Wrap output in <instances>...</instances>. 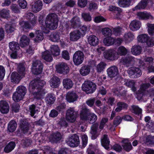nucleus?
<instances>
[{"label":"nucleus","mask_w":154,"mask_h":154,"mask_svg":"<svg viewBox=\"0 0 154 154\" xmlns=\"http://www.w3.org/2000/svg\"><path fill=\"white\" fill-rule=\"evenodd\" d=\"M55 99V97L51 94H48L45 99L46 103L49 105H51L54 103Z\"/></svg>","instance_id":"nucleus-40"},{"label":"nucleus","mask_w":154,"mask_h":154,"mask_svg":"<svg viewBox=\"0 0 154 154\" xmlns=\"http://www.w3.org/2000/svg\"><path fill=\"white\" fill-rule=\"evenodd\" d=\"M43 6L42 2L40 0H38L35 2L32 5V9L33 11L37 12L40 11Z\"/></svg>","instance_id":"nucleus-16"},{"label":"nucleus","mask_w":154,"mask_h":154,"mask_svg":"<svg viewBox=\"0 0 154 154\" xmlns=\"http://www.w3.org/2000/svg\"><path fill=\"white\" fill-rule=\"evenodd\" d=\"M84 53L80 51H76L73 56L74 63L76 65H79L82 63L84 59Z\"/></svg>","instance_id":"nucleus-5"},{"label":"nucleus","mask_w":154,"mask_h":154,"mask_svg":"<svg viewBox=\"0 0 154 154\" xmlns=\"http://www.w3.org/2000/svg\"><path fill=\"white\" fill-rule=\"evenodd\" d=\"M58 124L60 127H66L68 125V124L65 119L64 118H61L59 121Z\"/></svg>","instance_id":"nucleus-64"},{"label":"nucleus","mask_w":154,"mask_h":154,"mask_svg":"<svg viewBox=\"0 0 154 154\" xmlns=\"http://www.w3.org/2000/svg\"><path fill=\"white\" fill-rule=\"evenodd\" d=\"M9 46L11 50L15 52L20 48L17 42H10L9 43Z\"/></svg>","instance_id":"nucleus-43"},{"label":"nucleus","mask_w":154,"mask_h":154,"mask_svg":"<svg viewBox=\"0 0 154 154\" xmlns=\"http://www.w3.org/2000/svg\"><path fill=\"white\" fill-rule=\"evenodd\" d=\"M56 68L57 72L61 74H67L69 71L68 65L64 62L59 63L56 65Z\"/></svg>","instance_id":"nucleus-6"},{"label":"nucleus","mask_w":154,"mask_h":154,"mask_svg":"<svg viewBox=\"0 0 154 154\" xmlns=\"http://www.w3.org/2000/svg\"><path fill=\"white\" fill-rule=\"evenodd\" d=\"M149 2L148 0H142L135 8L136 10L140 9H144L146 6Z\"/></svg>","instance_id":"nucleus-35"},{"label":"nucleus","mask_w":154,"mask_h":154,"mask_svg":"<svg viewBox=\"0 0 154 154\" xmlns=\"http://www.w3.org/2000/svg\"><path fill=\"white\" fill-rule=\"evenodd\" d=\"M59 6H53L50 10V11L54 12L49 14L46 17L45 20V24L46 27L51 30L56 29L57 26L59 21V17L57 14H59L61 12L58 9Z\"/></svg>","instance_id":"nucleus-1"},{"label":"nucleus","mask_w":154,"mask_h":154,"mask_svg":"<svg viewBox=\"0 0 154 154\" xmlns=\"http://www.w3.org/2000/svg\"><path fill=\"white\" fill-rule=\"evenodd\" d=\"M11 8L12 11L14 13H19L20 12V8L16 4H12L11 6Z\"/></svg>","instance_id":"nucleus-59"},{"label":"nucleus","mask_w":154,"mask_h":154,"mask_svg":"<svg viewBox=\"0 0 154 154\" xmlns=\"http://www.w3.org/2000/svg\"><path fill=\"white\" fill-rule=\"evenodd\" d=\"M67 144L70 146L75 147L79 144V137L78 135L74 134L69 137L66 140Z\"/></svg>","instance_id":"nucleus-7"},{"label":"nucleus","mask_w":154,"mask_h":154,"mask_svg":"<svg viewBox=\"0 0 154 154\" xmlns=\"http://www.w3.org/2000/svg\"><path fill=\"white\" fill-rule=\"evenodd\" d=\"M51 51L52 54L55 56L59 55L60 50L57 45H52L51 47Z\"/></svg>","instance_id":"nucleus-34"},{"label":"nucleus","mask_w":154,"mask_h":154,"mask_svg":"<svg viewBox=\"0 0 154 154\" xmlns=\"http://www.w3.org/2000/svg\"><path fill=\"white\" fill-rule=\"evenodd\" d=\"M17 71L19 74L21 75L22 77L24 75V72L25 68L23 65L22 64H19L17 67Z\"/></svg>","instance_id":"nucleus-52"},{"label":"nucleus","mask_w":154,"mask_h":154,"mask_svg":"<svg viewBox=\"0 0 154 154\" xmlns=\"http://www.w3.org/2000/svg\"><path fill=\"white\" fill-rule=\"evenodd\" d=\"M150 84L149 83L146 84H143L140 86V90L141 93L139 94V95H141V93L144 91L146 89L149 88L150 86Z\"/></svg>","instance_id":"nucleus-62"},{"label":"nucleus","mask_w":154,"mask_h":154,"mask_svg":"<svg viewBox=\"0 0 154 154\" xmlns=\"http://www.w3.org/2000/svg\"><path fill=\"white\" fill-rule=\"evenodd\" d=\"M19 24L22 27L23 31H25L27 29H30L32 28L31 25L28 22L22 21L20 22Z\"/></svg>","instance_id":"nucleus-42"},{"label":"nucleus","mask_w":154,"mask_h":154,"mask_svg":"<svg viewBox=\"0 0 154 154\" xmlns=\"http://www.w3.org/2000/svg\"><path fill=\"white\" fill-rule=\"evenodd\" d=\"M88 43L93 46H96L99 43V40L97 38L95 35H91L88 38Z\"/></svg>","instance_id":"nucleus-24"},{"label":"nucleus","mask_w":154,"mask_h":154,"mask_svg":"<svg viewBox=\"0 0 154 154\" xmlns=\"http://www.w3.org/2000/svg\"><path fill=\"white\" fill-rule=\"evenodd\" d=\"M78 97L76 93L72 91L68 92L66 94V100L69 102H73L76 100Z\"/></svg>","instance_id":"nucleus-17"},{"label":"nucleus","mask_w":154,"mask_h":154,"mask_svg":"<svg viewBox=\"0 0 154 154\" xmlns=\"http://www.w3.org/2000/svg\"><path fill=\"white\" fill-rule=\"evenodd\" d=\"M42 57L47 61L50 62L52 59V57L48 51H45L43 52Z\"/></svg>","instance_id":"nucleus-39"},{"label":"nucleus","mask_w":154,"mask_h":154,"mask_svg":"<svg viewBox=\"0 0 154 154\" xmlns=\"http://www.w3.org/2000/svg\"><path fill=\"white\" fill-rule=\"evenodd\" d=\"M61 137V134L57 132L51 134L50 136V139L52 142H57L60 140Z\"/></svg>","instance_id":"nucleus-26"},{"label":"nucleus","mask_w":154,"mask_h":154,"mask_svg":"<svg viewBox=\"0 0 154 154\" xmlns=\"http://www.w3.org/2000/svg\"><path fill=\"white\" fill-rule=\"evenodd\" d=\"M22 76L17 72H14L12 73L11 76L12 82L15 83H18Z\"/></svg>","instance_id":"nucleus-20"},{"label":"nucleus","mask_w":154,"mask_h":154,"mask_svg":"<svg viewBox=\"0 0 154 154\" xmlns=\"http://www.w3.org/2000/svg\"><path fill=\"white\" fill-rule=\"evenodd\" d=\"M35 38L34 39V41L36 42H39L43 39V35L41 30H36L35 33Z\"/></svg>","instance_id":"nucleus-28"},{"label":"nucleus","mask_w":154,"mask_h":154,"mask_svg":"<svg viewBox=\"0 0 154 154\" xmlns=\"http://www.w3.org/2000/svg\"><path fill=\"white\" fill-rule=\"evenodd\" d=\"M91 67L89 65L82 66L80 70V74L83 76L88 75L90 72Z\"/></svg>","instance_id":"nucleus-25"},{"label":"nucleus","mask_w":154,"mask_h":154,"mask_svg":"<svg viewBox=\"0 0 154 154\" xmlns=\"http://www.w3.org/2000/svg\"><path fill=\"white\" fill-rule=\"evenodd\" d=\"M32 92L33 93V95L37 99H41L45 93V90L41 88H36Z\"/></svg>","instance_id":"nucleus-18"},{"label":"nucleus","mask_w":154,"mask_h":154,"mask_svg":"<svg viewBox=\"0 0 154 154\" xmlns=\"http://www.w3.org/2000/svg\"><path fill=\"white\" fill-rule=\"evenodd\" d=\"M29 109L30 112V115L32 116H33L36 112L38 111L37 108L34 104L30 106Z\"/></svg>","instance_id":"nucleus-60"},{"label":"nucleus","mask_w":154,"mask_h":154,"mask_svg":"<svg viewBox=\"0 0 154 154\" xmlns=\"http://www.w3.org/2000/svg\"><path fill=\"white\" fill-rule=\"evenodd\" d=\"M32 92L33 93V95L37 99H41L45 93V90L41 88H36Z\"/></svg>","instance_id":"nucleus-19"},{"label":"nucleus","mask_w":154,"mask_h":154,"mask_svg":"<svg viewBox=\"0 0 154 154\" xmlns=\"http://www.w3.org/2000/svg\"><path fill=\"white\" fill-rule=\"evenodd\" d=\"M24 96L23 94L16 91L13 94V99L14 101H18L22 100Z\"/></svg>","instance_id":"nucleus-38"},{"label":"nucleus","mask_w":154,"mask_h":154,"mask_svg":"<svg viewBox=\"0 0 154 154\" xmlns=\"http://www.w3.org/2000/svg\"><path fill=\"white\" fill-rule=\"evenodd\" d=\"M134 38V35L131 32H128L125 33L124 36L125 40L128 42L132 41Z\"/></svg>","instance_id":"nucleus-45"},{"label":"nucleus","mask_w":154,"mask_h":154,"mask_svg":"<svg viewBox=\"0 0 154 154\" xmlns=\"http://www.w3.org/2000/svg\"><path fill=\"white\" fill-rule=\"evenodd\" d=\"M132 108V112L135 114L139 115L141 114L142 110L138 106L133 105L131 106Z\"/></svg>","instance_id":"nucleus-49"},{"label":"nucleus","mask_w":154,"mask_h":154,"mask_svg":"<svg viewBox=\"0 0 154 154\" xmlns=\"http://www.w3.org/2000/svg\"><path fill=\"white\" fill-rule=\"evenodd\" d=\"M97 119V117L96 115L93 113H90L88 120L89 121L90 123L93 124L96 121Z\"/></svg>","instance_id":"nucleus-57"},{"label":"nucleus","mask_w":154,"mask_h":154,"mask_svg":"<svg viewBox=\"0 0 154 154\" xmlns=\"http://www.w3.org/2000/svg\"><path fill=\"white\" fill-rule=\"evenodd\" d=\"M60 79L57 77L53 76L51 79L50 83L51 86L53 88H57L60 83Z\"/></svg>","instance_id":"nucleus-22"},{"label":"nucleus","mask_w":154,"mask_h":154,"mask_svg":"<svg viewBox=\"0 0 154 154\" xmlns=\"http://www.w3.org/2000/svg\"><path fill=\"white\" fill-rule=\"evenodd\" d=\"M17 127V124L16 122L12 120L9 123L8 125V129L11 132L14 131Z\"/></svg>","instance_id":"nucleus-33"},{"label":"nucleus","mask_w":154,"mask_h":154,"mask_svg":"<svg viewBox=\"0 0 154 154\" xmlns=\"http://www.w3.org/2000/svg\"><path fill=\"white\" fill-rule=\"evenodd\" d=\"M103 56L104 58L108 60H113L118 58V54L116 52L110 49L105 51L104 52Z\"/></svg>","instance_id":"nucleus-8"},{"label":"nucleus","mask_w":154,"mask_h":154,"mask_svg":"<svg viewBox=\"0 0 154 154\" xmlns=\"http://www.w3.org/2000/svg\"><path fill=\"white\" fill-rule=\"evenodd\" d=\"M98 127V125L97 123L93 124L91 128V133L92 134V138L94 137L93 139L96 138L98 134L97 133V129Z\"/></svg>","instance_id":"nucleus-29"},{"label":"nucleus","mask_w":154,"mask_h":154,"mask_svg":"<svg viewBox=\"0 0 154 154\" xmlns=\"http://www.w3.org/2000/svg\"><path fill=\"white\" fill-rule=\"evenodd\" d=\"M126 140H124L122 141L123 142V144L122 145L124 149L127 152L131 150L132 148L131 144L130 143H127L125 142Z\"/></svg>","instance_id":"nucleus-44"},{"label":"nucleus","mask_w":154,"mask_h":154,"mask_svg":"<svg viewBox=\"0 0 154 154\" xmlns=\"http://www.w3.org/2000/svg\"><path fill=\"white\" fill-rule=\"evenodd\" d=\"M107 71L108 76L110 78L116 77L118 73L117 67L115 66H112L109 68Z\"/></svg>","instance_id":"nucleus-15"},{"label":"nucleus","mask_w":154,"mask_h":154,"mask_svg":"<svg viewBox=\"0 0 154 154\" xmlns=\"http://www.w3.org/2000/svg\"><path fill=\"white\" fill-rule=\"evenodd\" d=\"M96 84L90 81H85L82 86V90L87 94L93 93L96 89Z\"/></svg>","instance_id":"nucleus-2"},{"label":"nucleus","mask_w":154,"mask_h":154,"mask_svg":"<svg viewBox=\"0 0 154 154\" xmlns=\"http://www.w3.org/2000/svg\"><path fill=\"white\" fill-rule=\"evenodd\" d=\"M114 39L111 37L105 38L103 41V42L105 45L107 46L113 45L114 42Z\"/></svg>","instance_id":"nucleus-41"},{"label":"nucleus","mask_w":154,"mask_h":154,"mask_svg":"<svg viewBox=\"0 0 154 154\" xmlns=\"http://www.w3.org/2000/svg\"><path fill=\"white\" fill-rule=\"evenodd\" d=\"M148 37L146 34H142L139 35L138 37V41L141 43L146 42Z\"/></svg>","instance_id":"nucleus-47"},{"label":"nucleus","mask_w":154,"mask_h":154,"mask_svg":"<svg viewBox=\"0 0 154 154\" xmlns=\"http://www.w3.org/2000/svg\"><path fill=\"white\" fill-rule=\"evenodd\" d=\"M134 60V58L131 56L127 55L124 58L122 59L121 61V63L123 64H129Z\"/></svg>","instance_id":"nucleus-31"},{"label":"nucleus","mask_w":154,"mask_h":154,"mask_svg":"<svg viewBox=\"0 0 154 154\" xmlns=\"http://www.w3.org/2000/svg\"><path fill=\"white\" fill-rule=\"evenodd\" d=\"M60 33L55 32L51 33L50 35L51 40L54 42H58L60 39Z\"/></svg>","instance_id":"nucleus-37"},{"label":"nucleus","mask_w":154,"mask_h":154,"mask_svg":"<svg viewBox=\"0 0 154 154\" xmlns=\"http://www.w3.org/2000/svg\"><path fill=\"white\" fill-rule=\"evenodd\" d=\"M106 64L103 62H101L96 66V70L98 72H100L105 69Z\"/></svg>","instance_id":"nucleus-48"},{"label":"nucleus","mask_w":154,"mask_h":154,"mask_svg":"<svg viewBox=\"0 0 154 154\" xmlns=\"http://www.w3.org/2000/svg\"><path fill=\"white\" fill-rule=\"evenodd\" d=\"M9 12V10L3 9L0 11V16L2 18H7L10 16Z\"/></svg>","instance_id":"nucleus-46"},{"label":"nucleus","mask_w":154,"mask_h":154,"mask_svg":"<svg viewBox=\"0 0 154 154\" xmlns=\"http://www.w3.org/2000/svg\"><path fill=\"white\" fill-rule=\"evenodd\" d=\"M90 113V111L86 107H82L80 113V117L81 119L83 121L88 120Z\"/></svg>","instance_id":"nucleus-9"},{"label":"nucleus","mask_w":154,"mask_h":154,"mask_svg":"<svg viewBox=\"0 0 154 154\" xmlns=\"http://www.w3.org/2000/svg\"><path fill=\"white\" fill-rule=\"evenodd\" d=\"M82 34L79 30H75L70 33V39L72 41H75L81 37Z\"/></svg>","instance_id":"nucleus-14"},{"label":"nucleus","mask_w":154,"mask_h":154,"mask_svg":"<svg viewBox=\"0 0 154 154\" xmlns=\"http://www.w3.org/2000/svg\"><path fill=\"white\" fill-rule=\"evenodd\" d=\"M6 31L8 33H11L14 32L15 30L14 26L13 25L6 24L5 26Z\"/></svg>","instance_id":"nucleus-53"},{"label":"nucleus","mask_w":154,"mask_h":154,"mask_svg":"<svg viewBox=\"0 0 154 154\" xmlns=\"http://www.w3.org/2000/svg\"><path fill=\"white\" fill-rule=\"evenodd\" d=\"M29 39L26 36L23 35L21 38L20 42V46L23 47L29 44Z\"/></svg>","instance_id":"nucleus-30"},{"label":"nucleus","mask_w":154,"mask_h":154,"mask_svg":"<svg viewBox=\"0 0 154 154\" xmlns=\"http://www.w3.org/2000/svg\"><path fill=\"white\" fill-rule=\"evenodd\" d=\"M135 83L133 81L127 82L126 83V86L131 88L132 90L134 92H135L137 90L136 88L135 87Z\"/></svg>","instance_id":"nucleus-55"},{"label":"nucleus","mask_w":154,"mask_h":154,"mask_svg":"<svg viewBox=\"0 0 154 154\" xmlns=\"http://www.w3.org/2000/svg\"><path fill=\"white\" fill-rule=\"evenodd\" d=\"M16 91L24 96L26 93V89L23 86H20L17 88Z\"/></svg>","instance_id":"nucleus-61"},{"label":"nucleus","mask_w":154,"mask_h":154,"mask_svg":"<svg viewBox=\"0 0 154 154\" xmlns=\"http://www.w3.org/2000/svg\"><path fill=\"white\" fill-rule=\"evenodd\" d=\"M141 23L140 22L137 20L132 21L129 27L132 31H136L140 27Z\"/></svg>","instance_id":"nucleus-21"},{"label":"nucleus","mask_w":154,"mask_h":154,"mask_svg":"<svg viewBox=\"0 0 154 154\" xmlns=\"http://www.w3.org/2000/svg\"><path fill=\"white\" fill-rule=\"evenodd\" d=\"M45 82L40 80L38 78H37L31 82L29 87V90L30 92H33L35 89L42 88V87L45 84Z\"/></svg>","instance_id":"nucleus-3"},{"label":"nucleus","mask_w":154,"mask_h":154,"mask_svg":"<svg viewBox=\"0 0 154 154\" xmlns=\"http://www.w3.org/2000/svg\"><path fill=\"white\" fill-rule=\"evenodd\" d=\"M16 146L15 142L11 141L5 147L4 151L6 153H9L14 149Z\"/></svg>","instance_id":"nucleus-27"},{"label":"nucleus","mask_w":154,"mask_h":154,"mask_svg":"<svg viewBox=\"0 0 154 154\" xmlns=\"http://www.w3.org/2000/svg\"><path fill=\"white\" fill-rule=\"evenodd\" d=\"M82 16L85 21H90L91 20V17L89 13H83L82 14Z\"/></svg>","instance_id":"nucleus-63"},{"label":"nucleus","mask_w":154,"mask_h":154,"mask_svg":"<svg viewBox=\"0 0 154 154\" xmlns=\"http://www.w3.org/2000/svg\"><path fill=\"white\" fill-rule=\"evenodd\" d=\"M29 124L27 120L22 119L20 121V127L22 131L24 133L27 132L29 129Z\"/></svg>","instance_id":"nucleus-10"},{"label":"nucleus","mask_w":154,"mask_h":154,"mask_svg":"<svg viewBox=\"0 0 154 154\" xmlns=\"http://www.w3.org/2000/svg\"><path fill=\"white\" fill-rule=\"evenodd\" d=\"M142 48L139 45H134L131 48V52L134 55H139L141 53Z\"/></svg>","instance_id":"nucleus-36"},{"label":"nucleus","mask_w":154,"mask_h":154,"mask_svg":"<svg viewBox=\"0 0 154 154\" xmlns=\"http://www.w3.org/2000/svg\"><path fill=\"white\" fill-rule=\"evenodd\" d=\"M9 106L8 103L5 100L0 101V111L3 113H7L9 111Z\"/></svg>","instance_id":"nucleus-11"},{"label":"nucleus","mask_w":154,"mask_h":154,"mask_svg":"<svg viewBox=\"0 0 154 154\" xmlns=\"http://www.w3.org/2000/svg\"><path fill=\"white\" fill-rule=\"evenodd\" d=\"M146 143L150 145L154 144V136L150 135L147 136L146 138Z\"/></svg>","instance_id":"nucleus-58"},{"label":"nucleus","mask_w":154,"mask_h":154,"mask_svg":"<svg viewBox=\"0 0 154 154\" xmlns=\"http://www.w3.org/2000/svg\"><path fill=\"white\" fill-rule=\"evenodd\" d=\"M63 85L64 88L66 89L71 88L73 85L72 81L70 79H64L63 80Z\"/></svg>","instance_id":"nucleus-32"},{"label":"nucleus","mask_w":154,"mask_h":154,"mask_svg":"<svg viewBox=\"0 0 154 154\" xmlns=\"http://www.w3.org/2000/svg\"><path fill=\"white\" fill-rule=\"evenodd\" d=\"M103 34L105 36H110L112 34V30L108 28H105L102 29Z\"/></svg>","instance_id":"nucleus-56"},{"label":"nucleus","mask_w":154,"mask_h":154,"mask_svg":"<svg viewBox=\"0 0 154 154\" xmlns=\"http://www.w3.org/2000/svg\"><path fill=\"white\" fill-rule=\"evenodd\" d=\"M128 72L130 76L135 75L137 77H140L142 74L141 70L139 68L135 67L129 68Z\"/></svg>","instance_id":"nucleus-13"},{"label":"nucleus","mask_w":154,"mask_h":154,"mask_svg":"<svg viewBox=\"0 0 154 154\" xmlns=\"http://www.w3.org/2000/svg\"><path fill=\"white\" fill-rule=\"evenodd\" d=\"M101 143L102 145L106 149L109 148V146L110 141L107 135L104 134L101 139Z\"/></svg>","instance_id":"nucleus-23"},{"label":"nucleus","mask_w":154,"mask_h":154,"mask_svg":"<svg viewBox=\"0 0 154 154\" xmlns=\"http://www.w3.org/2000/svg\"><path fill=\"white\" fill-rule=\"evenodd\" d=\"M42 68L43 65L36 67L32 68V72L34 74L38 75L42 72Z\"/></svg>","instance_id":"nucleus-50"},{"label":"nucleus","mask_w":154,"mask_h":154,"mask_svg":"<svg viewBox=\"0 0 154 154\" xmlns=\"http://www.w3.org/2000/svg\"><path fill=\"white\" fill-rule=\"evenodd\" d=\"M78 115V112L75 110L73 107L69 108L66 111V120L70 122H74L76 120Z\"/></svg>","instance_id":"nucleus-4"},{"label":"nucleus","mask_w":154,"mask_h":154,"mask_svg":"<svg viewBox=\"0 0 154 154\" xmlns=\"http://www.w3.org/2000/svg\"><path fill=\"white\" fill-rule=\"evenodd\" d=\"M130 2V0H119L118 3L121 6L124 7L129 6Z\"/></svg>","instance_id":"nucleus-54"},{"label":"nucleus","mask_w":154,"mask_h":154,"mask_svg":"<svg viewBox=\"0 0 154 154\" xmlns=\"http://www.w3.org/2000/svg\"><path fill=\"white\" fill-rule=\"evenodd\" d=\"M117 52L119 55H125L127 53V50L124 47L121 46L118 48Z\"/></svg>","instance_id":"nucleus-51"},{"label":"nucleus","mask_w":154,"mask_h":154,"mask_svg":"<svg viewBox=\"0 0 154 154\" xmlns=\"http://www.w3.org/2000/svg\"><path fill=\"white\" fill-rule=\"evenodd\" d=\"M69 22L70 26L74 28H79L81 26L80 19L77 16L73 17Z\"/></svg>","instance_id":"nucleus-12"}]
</instances>
